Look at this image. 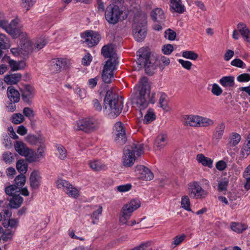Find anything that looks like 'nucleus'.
Segmentation results:
<instances>
[{"instance_id": "15", "label": "nucleus", "mask_w": 250, "mask_h": 250, "mask_svg": "<svg viewBox=\"0 0 250 250\" xmlns=\"http://www.w3.org/2000/svg\"><path fill=\"white\" fill-rule=\"evenodd\" d=\"M67 67V61L64 58H56L52 60L51 66V71L55 73L61 72Z\"/></svg>"}, {"instance_id": "5", "label": "nucleus", "mask_w": 250, "mask_h": 250, "mask_svg": "<svg viewBox=\"0 0 250 250\" xmlns=\"http://www.w3.org/2000/svg\"><path fill=\"white\" fill-rule=\"evenodd\" d=\"M140 201L138 199L131 200L129 203L125 205L122 208L120 216V223L131 226L136 224L135 220H132L131 222H127V220L130 218L132 212L140 207Z\"/></svg>"}, {"instance_id": "49", "label": "nucleus", "mask_w": 250, "mask_h": 250, "mask_svg": "<svg viewBox=\"0 0 250 250\" xmlns=\"http://www.w3.org/2000/svg\"><path fill=\"white\" fill-rule=\"evenodd\" d=\"M16 186H17V188L22 187L26 181V177L23 174H20L18 175L14 180Z\"/></svg>"}, {"instance_id": "38", "label": "nucleus", "mask_w": 250, "mask_h": 250, "mask_svg": "<svg viewBox=\"0 0 250 250\" xmlns=\"http://www.w3.org/2000/svg\"><path fill=\"white\" fill-rule=\"evenodd\" d=\"M56 147L57 150L56 154L58 157L61 160H64L67 156V151L66 149L61 145H56Z\"/></svg>"}, {"instance_id": "34", "label": "nucleus", "mask_w": 250, "mask_h": 250, "mask_svg": "<svg viewBox=\"0 0 250 250\" xmlns=\"http://www.w3.org/2000/svg\"><path fill=\"white\" fill-rule=\"evenodd\" d=\"M155 119L156 115L154 113V110L153 109L149 108L144 117L143 123L145 124H148Z\"/></svg>"}, {"instance_id": "18", "label": "nucleus", "mask_w": 250, "mask_h": 250, "mask_svg": "<svg viewBox=\"0 0 250 250\" xmlns=\"http://www.w3.org/2000/svg\"><path fill=\"white\" fill-rule=\"evenodd\" d=\"M18 21L17 20L14 19L8 23L5 31L11 36L13 38H17L20 35V30L17 28Z\"/></svg>"}, {"instance_id": "27", "label": "nucleus", "mask_w": 250, "mask_h": 250, "mask_svg": "<svg viewBox=\"0 0 250 250\" xmlns=\"http://www.w3.org/2000/svg\"><path fill=\"white\" fill-rule=\"evenodd\" d=\"M196 160L198 163H201L204 167H208L209 168H212L213 167V160L202 153L197 155Z\"/></svg>"}, {"instance_id": "23", "label": "nucleus", "mask_w": 250, "mask_h": 250, "mask_svg": "<svg viewBox=\"0 0 250 250\" xmlns=\"http://www.w3.org/2000/svg\"><path fill=\"white\" fill-rule=\"evenodd\" d=\"M8 200L9 201V206L13 208H19L23 202V198L19 194H15Z\"/></svg>"}, {"instance_id": "10", "label": "nucleus", "mask_w": 250, "mask_h": 250, "mask_svg": "<svg viewBox=\"0 0 250 250\" xmlns=\"http://www.w3.org/2000/svg\"><path fill=\"white\" fill-rule=\"evenodd\" d=\"M118 65L112 64L110 61H106L102 73L103 81L106 83H111L113 78V71L117 69Z\"/></svg>"}, {"instance_id": "43", "label": "nucleus", "mask_w": 250, "mask_h": 250, "mask_svg": "<svg viewBox=\"0 0 250 250\" xmlns=\"http://www.w3.org/2000/svg\"><path fill=\"white\" fill-rule=\"evenodd\" d=\"M241 140V136L236 133H232L229 138V144L232 146H236Z\"/></svg>"}, {"instance_id": "3", "label": "nucleus", "mask_w": 250, "mask_h": 250, "mask_svg": "<svg viewBox=\"0 0 250 250\" xmlns=\"http://www.w3.org/2000/svg\"><path fill=\"white\" fill-rule=\"evenodd\" d=\"M144 153V145L143 144L136 142L126 146L124 150L123 157V165L125 167L132 166L135 160V154L141 156Z\"/></svg>"}, {"instance_id": "37", "label": "nucleus", "mask_w": 250, "mask_h": 250, "mask_svg": "<svg viewBox=\"0 0 250 250\" xmlns=\"http://www.w3.org/2000/svg\"><path fill=\"white\" fill-rule=\"evenodd\" d=\"M158 96H159V106L164 110L166 109L167 107V94L164 92H160Z\"/></svg>"}, {"instance_id": "17", "label": "nucleus", "mask_w": 250, "mask_h": 250, "mask_svg": "<svg viewBox=\"0 0 250 250\" xmlns=\"http://www.w3.org/2000/svg\"><path fill=\"white\" fill-rule=\"evenodd\" d=\"M42 179L41 172L37 170H33L29 178L30 187L33 189L38 188L41 185Z\"/></svg>"}, {"instance_id": "45", "label": "nucleus", "mask_w": 250, "mask_h": 250, "mask_svg": "<svg viewBox=\"0 0 250 250\" xmlns=\"http://www.w3.org/2000/svg\"><path fill=\"white\" fill-rule=\"evenodd\" d=\"M182 56L186 59L194 61L198 58V55L193 51H184L182 52Z\"/></svg>"}, {"instance_id": "64", "label": "nucleus", "mask_w": 250, "mask_h": 250, "mask_svg": "<svg viewBox=\"0 0 250 250\" xmlns=\"http://www.w3.org/2000/svg\"><path fill=\"white\" fill-rule=\"evenodd\" d=\"M178 61L184 68L187 70H190L191 69L192 63L190 62L185 61L182 59H179L178 60Z\"/></svg>"}, {"instance_id": "63", "label": "nucleus", "mask_w": 250, "mask_h": 250, "mask_svg": "<svg viewBox=\"0 0 250 250\" xmlns=\"http://www.w3.org/2000/svg\"><path fill=\"white\" fill-rule=\"evenodd\" d=\"M165 36L168 40L172 41L174 40L176 36V34L175 32L172 30L170 29H168L165 31Z\"/></svg>"}, {"instance_id": "11", "label": "nucleus", "mask_w": 250, "mask_h": 250, "mask_svg": "<svg viewBox=\"0 0 250 250\" xmlns=\"http://www.w3.org/2000/svg\"><path fill=\"white\" fill-rule=\"evenodd\" d=\"M81 37L89 47L97 45L100 39V35L93 31H85L81 34Z\"/></svg>"}, {"instance_id": "59", "label": "nucleus", "mask_w": 250, "mask_h": 250, "mask_svg": "<svg viewBox=\"0 0 250 250\" xmlns=\"http://www.w3.org/2000/svg\"><path fill=\"white\" fill-rule=\"evenodd\" d=\"M237 80L241 83L248 82L250 81V74L248 73L242 74L237 77Z\"/></svg>"}, {"instance_id": "47", "label": "nucleus", "mask_w": 250, "mask_h": 250, "mask_svg": "<svg viewBox=\"0 0 250 250\" xmlns=\"http://www.w3.org/2000/svg\"><path fill=\"white\" fill-rule=\"evenodd\" d=\"M14 233L15 230L10 229H6L1 236L2 240L6 242L8 240H12Z\"/></svg>"}, {"instance_id": "55", "label": "nucleus", "mask_w": 250, "mask_h": 250, "mask_svg": "<svg viewBox=\"0 0 250 250\" xmlns=\"http://www.w3.org/2000/svg\"><path fill=\"white\" fill-rule=\"evenodd\" d=\"M244 177L246 179V182L244 185V188L246 190L250 189V172L246 169L244 173Z\"/></svg>"}, {"instance_id": "48", "label": "nucleus", "mask_w": 250, "mask_h": 250, "mask_svg": "<svg viewBox=\"0 0 250 250\" xmlns=\"http://www.w3.org/2000/svg\"><path fill=\"white\" fill-rule=\"evenodd\" d=\"M229 181L226 178H223L218 181V190L219 191H226L228 186Z\"/></svg>"}, {"instance_id": "32", "label": "nucleus", "mask_w": 250, "mask_h": 250, "mask_svg": "<svg viewBox=\"0 0 250 250\" xmlns=\"http://www.w3.org/2000/svg\"><path fill=\"white\" fill-rule=\"evenodd\" d=\"M1 61L3 62H8L11 68V70L13 71H16L20 69V63L13 60H11L10 57L7 55H5L2 59Z\"/></svg>"}, {"instance_id": "35", "label": "nucleus", "mask_w": 250, "mask_h": 250, "mask_svg": "<svg viewBox=\"0 0 250 250\" xmlns=\"http://www.w3.org/2000/svg\"><path fill=\"white\" fill-rule=\"evenodd\" d=\"M198 127H207L214 124V121L208 118L199 116Z\"/></svg>"}, {"instance_id": "13", "label": "nucleus", "mask_w": 250, "mask_h": 250, "mask_svg": "<svg viewBox=\"0 0 250 250\" xmlns=\"http://www.w3.org/2000/svg\"><path fill=\"white\" fill-rule=\"evenodd\" d=\"M75 128L78 130H83L88 132L94 129V123L90 118L79 120L76 122Z\"/></svg>"}, {"instance_id": "21", "label": "nucleus", "mask_w": 250, "mask_h": 250, "mask_svg": "<svg viewBox=\"0 0 250 250\" xmlns=\"http://www.w3.org/2000/svg\"><path fill=\"white\" fill-rule=\"evenodd\" d=\"M237 28L244 40L250 42V30L247 25L243 22H240L237 24Z\"/></svg>"}, {"instance_id": "2", "label": "nucleus", "mask_w": 250, "mask_h": 250, "mask_svg": "<svg viewBox=\"0 0 250 250\" xmlns=\"http://www.w3.org/2000/svg\"><path fill=\"white\" fill-rule=\"evenodd\" d=\"M104 103V112L110 118H114L121 113L123 107L122 98L112 90L107 91Z\"/></svg>"}, {"instance_id": "26", "label": "nucleus", "mask_w": 250, "mask_h": 250, "mask_svg": "<svg viewBox=\"0 0 250 250\" xmlns=\"http://www.w3.org/2000/svg\"><path fill=\"white\" fill-rule=\"evenodd\" d=\"M14 147L16 151L21 156H26L29 153V148L26 146L25 144L21 141H16L14 144Z\"/></svg>"}, {"instance_id": "8", "label": "nucleus", "mask_w": 250, "mask_h": 250, "mask_svg": "<svg viewBox=\"0 0 250 250\" xmlns=\"http://www.w3.org/2000/svg\"><path fill=\"white\" fill-rule=\"evenodd\" d=\"M112 134L116 143L122 145L126 142L125 130L122 122H118L115 124Z\"/></svg>"}, {"instance_id": "41", "label": "nucleus", "mask_w": 250, "mask_h": 250, "mask_svg": "<svg viewBox=\"0 0 250 250\" xmlns=\"http://www.w3.org/2000/svg\"><path fill=\"white\" fill-rule=\"evenodd\" d=\"M56 185L57 188H62L65 192L69 189V187L71 186V184L65 180L60 179L56 181Z\"/></svg>"}, {"instance_id": "46", "label": "nucleus", "mask_w": 250, "mask_h": 250, "mask_svg": "<svg viewBox=\"0 0 250 250\" xmlns=\"http://www.w3.org/2000/svg\"><path fill=\"white\" fill-rule=\"evenodd\" d=\"M28 153L27 155L24 156L27 158V160L29 162H37L40 159L37 153L32 150L29 149Z\"/></svg>"}, {"instance_id": "56", "label": "nucleus", "mask_w": 250, "mask_h": 250, "mask_svg": "<svg viewBox=\"0 0 250 250\" xmlns=\"http://www.w3.org/2000/svg\"><path fill=\"white\" fill-rule=\"evenodd\" d=\"M100 77L97 76L94 78L89 79L87 83V86L91 89H93L97 85L98 81L99 80Z\"/></svg>"}, {"instance_id": "52", "label": "nucleus", "mask_w": 250, "mask_h": 250, "mask_svg": "<svg viewBox=\"0 0 250 250\" xmlns=\"http://www.w3.org/2000/svg\"><path fill=\"white\" fill-rule=\"evenodd\" d=\"M240 154L243 158H246L250 154V142H247L246 145L242 148Z\"/></svg>"}, {"instance_id": "50", "label": "nucleus", "mask_w": 250, "mask_h": 250, "mask_svg": "<svg viewBox=\"0 0 250 250\" xmlns=\"http://www.w3.org/2000/svg\"><path fill=\"white\" fill-rule=\"evenodd\" d=\"M24 120V117L21 113H15L11 117L12 122L16 125L21 124Z\"/></svg>"}, {"instance_id": "57", "label": "nucleus", "mask_w": 250, "mask_h": 250, "mask_svg": "<svg viewBox=\"0 0 250 250\" xmlns=\"http://www.w3.org/2000/svg\"><path fill=\"white\" fill-rule=\"evenodd\" d=\"M223 92L221 88L216 83H214L212 85L211 92L215 96H220Z\"/></svg>"}, {"instance_id": "22", "label": "nucleus", "mask_w": 250, "mask_h": 250, "mask_svg": "<svg viewBox=\"0 0 250 250\" xmlns=\"http://www.w3.org/2000/svg\"><path fill=\"white\" fill-rule=\"evenodd\" d=\"M7 96L9 100L19 102L20 100V94L13 86H9L7 90Z\"/></svg>"}, {"instance_id": "42", "label": "nucleus", "mask_w": 250, "mask_h": 250, "mask_svg": "<svg viewBox=\"0 0 250 250\" xmlns=\"http://www.w3.org/2000/svg\"><path fill=\"white\" fill-rule=\"evenodd\" d=\"M231 229L238 233L242 232L247 229V226L245 224L232 222L231 224Z\"/></svg>"}, {"instance_id": "39", "label": "nucleus", "mask_w": 250, "mask_h": 250, "mask_svg": "<svg viewBox=\"0 0 250 250\" xmlns=\"http://www.w3.org/2000/svg\"><path fill=\"white\" fill-rule=\"evenodd\" d=\"M65 192L68 196L75 199L77 198L80 195V190L73 186L71 184V186L69 187V189H67Z\"/></svg>"}, {"instance_id": "28", "label": "nucleus", "mask_w": 250, "mask_h": 250, "mask_svg": "<svg viewBox=\"0 0 250 250\" xmlns=\"http://www.w3.org/2000/svg\"><path fill=\"white\" fill-rule=\"evenodd\" d=\"M88 164L90 167L95 171L104 170L107 168L106 166L100 160L90 161Z\"/></svg>"}, {"instance_id": "40", "label": "nucleus", "mask_w": 250, "mask_h": 250, "mask_svg": "<svg viewBox=\"0 0 250 250\" xmlns=\"http://www.w3.org/2000/svg\"><path fill=\"white\" fill-rule=\"evenodd\" d=\"M186 238V235L184 233L176 235L173 239V240L171 245V247L174 248L179 245L184 241Z\"/></svg>"}, {"instance_id": "44", "label": "nucleus", "mask_w": 250, "mask_h": 250, "mask_svg": "<svg viewBox=\"0 0 250 250\" xmlns=\"http://www.w3.org/2000/svg\"><path fill=\"white\" fill-rule=\"evenodd\" d=\"M181 204L182 207L187 211H190V202L188 196L185 195L182 197Z\"/></svg>"}, {"instance_id": "30", "label": "nucleus", "mask_w": 250, "mask_h": 250, "mask_svg": "<svg viewBox=\"0 0 250 250\" xmlns=\"http://www.w3.org/2000/svg\"><path fill=\"white\" fill-rule=\"evenodd\" d=\"M170 7L177 13H182L185 11L184 6L182 4L181 0H170Z\"/></svg>"}, {"instance_id": "61", "label": "nucleus", "mask_w": 250, "mask_h": 250, "mask_svg": "<svg viewBox=\"0 0 250 250\" xmlns=\"http://www.w3.org/2000/svg\"><path fill=\"white\" fill-rule=\"evenodd\" d=\"M17 103L18 102H15L14 101H11L9 100L6 104V108L7 111L10 112H13L15 111L16 109L15 104Z\"/></svg>"}, {"instance_id": "20", "label": "nucleus", "mask_w": 250, "mask_h": 250, "mask_svg": "<svg viewBox=\"0 0 250 250\" xmlns=\"http://www.w3.org/2000/svg\"><path fill=\"white\" fill-rule=\"evenodd\" d=\"M183 119L185 125L198 127L199 115H187L184 116Z\"/></svg>"}, {"instance_id": "36", "label": "nucleus", "mask_w": 250, "mask_h": 250, "mask_svg": "<svg viewBox=\"0 0 250 250\" xmlns=\"http://www.w3.org/2000/svg\"><path fill=\"white\" fill-rule=\"evenodd\" d=\"M17 169L21 174H25L27 171L28 166L23 160H19L16 164Z\"/></svg>"}, {"instance_id": "29", "label": "nucleus", "mask_w": 250, "mask_h": 250, "mask_svg": "<svg viewBox=\"0 0 250 250\" xmlns=\"http://www.w3.org/2000/svg\"><path fill=\"white\" fill-rule=\"evenodd\" d=\"M167 142L168 139L167 135L160 134L157 137L154 145L157 148L161 149L167 145Z\"/></svg>"}, {"instance_id": "16", "label": "nucleus", "mask_w": 250, "mask_h": 250, "mask_svg": "<svg viewBox=\"0 0 250 250\" xmlns=\"http://www.w3.org/2000/svg\"><path fill=\"white\" fill-rule=\"evenodd\" d=\"M226 128L225 123L220 122L217 124L215 127L212 136V140L215 143H218L222 138Z\"/></svg>"}, {"instance_id": "9", "label": "nucleus", "mask_w": 250, "mask_h": 250, "mask_svg": "<svg viewBox=\"0 0 250 250\" xmlns=\"http://www.w3.org/2000/svg\"><path fill=\"white\" fill-rule=\"evenodd\" d=\"M101 53L104 58H109L107 61H110L112 64L118 65V58L112 44L104 45L102 48Z\"/></svg>"}, {"instance_id": "12", "label": "nucleus", "mask_w": 250, "mask_h": 250, "mask_svg": "<svg viewBox=\"0 0 250 250\" xmlns=\"http://www.w3.org/2000/svg\"><path fill=\"white\" fill-rule=\"evenodd\" d=\"M133 34L134 39L138 42L143 41L146 35V26L145 24L134 23L133 24Z\"/></svg>"}, {"instance_id": "53", "label": "nucleus", "mask_w": 250, "mask_h": 250, "mask_svg": "<svg viewBox=\"0 0 250 250\" xmlns=\"http://www.w3.org/2000/svg\"><path fill=\"white\" fill-rule=\"evenodd\" d=\"M17 189L18 188L17 186L15 185H11L5 187V192L7 195L12 197L13 195H14L15 194L14 193L16 191Z\"/></svg>"}, {"instance_id": "7", "label": "nucleus", "mask_w": 250, "mask_h": 250, "mask_svg": "<svg viewBox=\"0 0 250 250\" xmlns=\"http://www.w3.org/2000/svg\"><path fill=\"white\" fill-rule=\"evenodd\" d=\"M188 194L194 199H204L208 195V192L204 190L197 181L188 184Z\"/></svg>"}, {"instance_id": "19", "label": "nucleus", "mask_w": 250, "mask_h": 250, "mask_svg": "<svg viewBox=\"0 0 250 250\" xmlns=\"http://www.w3.org/2000/svg\"><path fill=\"white\" fill-rule=\"evenodd\" d=\"M150 17L154 21L160 23L164 22L166 19L163 10L160 8H156L152 10L150 13Z\"/></svg>"}, {"instance_id": "58", "label": "nucleus", "mask_w": 250, "mask_h": 250, "mask_svg": "<svg viewBox=\"0 0 250 250\" xmlns=\"http://www.w3.org/2000/svg\"><path fill=\"white\" fill-rule=\"evenodd\" d=\"M231 65L239 67V68H245L246 67V64L239 59H235L231 62Z\"/></svg>"}, {"instance_id": "6", "label": "nucleus", "mask_w": 250, "mask_h": 250, "mask_svg": "<svg viewBox=\"0 0 250 250\" xmlns=\"http://www.w3.org/2000/svg\"><path fill=\"white\" fill-rule=\"evenodd\" d=\"M123 12V10L119 8V6L109 5L105 11V19L109 24L115 25L121 20V16Z\"/></svg>"}, {"instance_id": "31", "label": "nucleus", "mask_w": 250, "mask_h": 250, "mask_svg": "<svg viewBox=\"0 0 250 250\" xmlns=\"http://www.w3.org/2000/svg\"><path fill=\"white\" fill-rule=\"evenodd\" d=\"M219 83L224 87H232L234 85V77L232 76L223 77Z\"/></svg>"}, {"instance_id": "54", "label": "nucleus", "mask_w": 250, "mask_h": 250, "mask_svg": "<svg viewBox=\"0 0 250 250\" xmlns=\"http://www.w3.org/2000/svg\"><path fill=\"white\" fill-rule=\"evenodd\" d=\"M103 211L102 207L100 206L99 208L95 211H93L92 214H91V218L92 219V223L95 224L96 222L95 221V220H99V215L101 214Z\"/></svg>"}, {"instance_id": "25", "label": "nucleus", "mask_w": 250, "mask_h": 250, "mask_svg": "<svg viewBox=\"0 0 250 250\" xmlns=\"http://www.w3.org/2000/svg\"><path fill=\"white\" fill-rule=\"evenodd\" d=\"M21 75L20 73L6 75L4 76V81L7 84H17L21 79Z\"/></svg>"}, {"instance_id": "14", "label": "nucleus", "mask_w": 250, "mask_h": 250, "mask_svg": "<svg viewBox=\"0 0 250 250\" xmlns=\"http://www.w3.org/2000/svg\"><path fill=\"white\" fill-rule=\"evenodd\" d=\"M35 95L34 88L30 85H25L24 88L21 90V98L24 102L29 105L32 103V100Z\"/></svg>"}, {"instance_id": "4", "label": "nucleus", "mask_w": 250, "mask_h": 250, "mask_svg": "<svg viewBox=\"0 0 250 250\" xmlns=\"http://www.w3.org/2000/svg\"><path fill=\"white\" fill-rule=\"evenodd\" d=\"M138 58L137 63L140 65H144L146 74L152 75L156 69L155 64V60L151 57V53L146 48H141L136 53Z\"/></svg>"}, {"instance_id": "24", "label": "nucleus", "mask_w": 250, "mask_h": 250, "mask_svg": "<svg viewBox=\"0 0 250 250\" xmlns=\"http://www.w3.org/2000/svg\"><path fill=\"white\" fill-rule=\"evenodd\" d=\"M140 176V178L143 180H151L153 177V173L146 167L141 166L139 169Z\"/></svg>"}, {"instance_id": "33", "label": "nucleus", "mask_w": 250, "mask_h": 250, "mask_svg": "<svg viewBox=\"0 0 250 250\" xmlns=\"http://www.w3.org/2000/svg\"><path fill=\"white\" fill-rule=\"evenodd\" d=\"M21 49L22 50L21 51V54L24 56H27L34 50L32 43L29 41L25 42L23 45L21 46Z\"/></svg>"}, {"instance_id": "51", "label": "nucleus", "mask_w": 250, "mask_h": 250, "mask_svg": "<svg viewBox=\"0 0 250 250\" xmlns=\"http://www.w3.org/2000/svg\"><path fill=\"white\" fill-rule=\"evenodd\" d=\"M47 43V42L44 38H40L37 40L34 44V49L36 51L42 48Z\"/></svg>"}, {"instance_id": "60", "label": "nucleus", "mask_w": 250, "mask_h": 250, "mask_svg": "<svg viewBox=\"0 0 250 250\" xmlns=\"http://www.w3.org/2000/svg\"><path fill=\"white\" fill-rule=\"evenodd\" d=\"M19 223V220L18 219H9L7 221V225L10 226L11 228L10 229L15 230L16 229Z\"/></svg>"}, {"instance_id": "1", "label": "nucleus", "mask_w": 250, "mask_h": 250, "mask_svg": "<svg viewBox=\"0 0 250 250\" xmlns=\"http://www.w3.org/2000/svg\"><path fill=\"white\" fill-rule=\"evenodd\" d=\"M138 91L135 94L136 104L140 110L146 108L149 103H155V93L150 94V84L147 77H142L139 81Z\"/></svg>"}, {"instance_id": "62", "label": "nucleus", "mask_w": 250, "mask_h": 250, "mask_svg": "<svg viewBox=\"0 0 250 250\" xmlns=\"http://www.w3.org/2000/svg\"><path fill=\"white\" fill-rule=\"evenodd\" d=\"M173 50V47L171 44L164 45L162 48V51L165 55H170Z\"/></svg>"}]
</instances>
